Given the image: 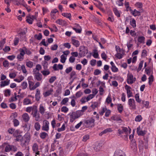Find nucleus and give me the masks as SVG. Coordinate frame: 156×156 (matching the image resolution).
<instances>
[{
  "instance_id": "f257e3e1",
  "label": "nucleus",
  "mask_w": 156,
  "mask_h": 156,
  "mask_svg": "<svg viewBox=\"0 0 156 156\" xmlns=\"http://www.w3.org/2000/svg\"><path fill=\"white\" fill-rule=\"evenodd\" d=\"M82 115L81 111L79 110L70 113L69 114L70 115V122H73L76 119L79 118Z\"/></svg>"
},
{
  "instance_id": "f03ea898",
  "label": "nucleus",
  "mask_w": 156,
  "mask_h": 156,
  "mask_svg": "<svg viewBox=\"0 0 156 156\" xmlns=\"http://www.w3.org/2000/svg\"><path fill=\"white\" fill-rule=\"evenodd\" d=\"M13 3L18 6H20L21 7L25 8L27 10H30L28 8L27 5L26 3L24 0H12Z\"/></svg>"
},
{
  "instance_id": "7ed1b4c3",
  "label": "nucleus",
  "mask_w": 156,
  "mask_h": 156,
  "mask_svg": "<svg viewBox=\"0 0 156 156\" xmlns=\"http://www.w3.org/2000/svg\"><path fill=\"white\" fill-rule=\"evenodd\" d=\"M34 112L31 113V115L33 117L35 118L36 121H39L41 118L40 114L38 111L37 108V106H34L33 108Z\"/></svg>"
},
{
  "instance_id": "20e7f679",
  "label": "nucleus",
  "mask_w": 156,
  "mask_h": 156,
  "mask_svg": "<svg viewBox=\"0 0 156 156\" xmlns=\"http://www.w3.org/2000/svg\"><path fill=\"white\" fill-rule=\"evenodd\" d=\"M80 52L79 54L80 57H82L85 56L88 53V50L87 48L84 46H81L79 48Z\"/></svg>"
},
{
  "instance_id": "39448f33",
  "label": "nucleus",
  "mask_w": 156,
  "mask_h": 156,
  "mask_svg": "<svg viewBox=\"0 0 156 156\" xmlns=\"http://www.w3.org/2000/svg\"><path fill=\"white\" fill-rule=\"evenodd\" d=\"M95 120L92 118H90L85 120L84 123L89 126L93 127L94 126V122Z\"/></svg>"
},
{
  "instance_id": "423d86ee",
  "label": "nucleus",
  "mask_w": 156,
  "mask_h": 156,
  "mask_svg": "<svg viewBox=\"0 0 156 156\" xmlns=\"http://www.w3.org/2000/svg\"><path fill=\"white\" fill-rule=\"evenodd\" d=\"M135 101L133 99L130 98L128 100V105L131 109L135 110L136 108Z\"/></svg>"
},
{
  "instance_id": "0eeeda50",
  "label": "nucleus",
  "mask_w": 156,
  "mask_h": 156,
  "mask_svg": "<svg viewBox=\"0 0 156 156\" xmlns=\"http://www.w3.org/2000/svg\"><path fill=\"white\" fill-rule=\"evenodd\" d=\"M49 122L47 120H44L43 122V125L42 127V130L48 131L49 129Z\"/></svg>"
},
{
  "instance_id": "6e6552de",
  "label": "nucleus",
  "mask_w": 156,
  "mask_h": 156,
  "mask_svg": "<svg viewBox=\"0 0 156 156\" xmlns=\"http://www.w3.org/2000/svg\"><path fill=\"white\" fill-rule=\"evenodd\" d=\"M2 146L5 147V152H9L11 151V145L7 143H5L3 144Z\"/></svg>"
},
{
  "instance_id": "1a4fd4ad",
  "label": "nucleus",
  "mask_w": 156,
  "mask_h": 156,
  "mask_svg": "<svg viewBox=\"0 0 156 156\" xmlns=\"http://www.w3.org/2000/svg\"><path fill=\"white\" fill-rule=\"evenodd\" d=\"M125 89L127 91V97L128 98L132 96V93L130 89H131V87L127 85L125 86Z\"/></svg>"
},
{
  "instance_id": "9d476101",
  "label": "nucleus",
  "mask_w": 156,
  "mask_h": 156,
  "mask_svg": "<svg viewBox=\"0 0 156 156\" xmlns=\"http://www.w3.org/2000/svg\"><path fill=\"white\" fill-rule=\"evenodd\" d=\"M29 141L26 137H23L21 141L20 145L22 147L25 146L27 144H28Z\"/></svg>"
},
{
  "instance_id": "9b49d317",
  "label": "nucleus",
  "mask_w": 156,
  "mask_h": 156,
  "mask_svg": "<svg viewBox=\"0 0 156 156\" xmlns=\"http://www.w3.org/2000/svg\"><path fill=\"white\" fill-rule=\"evenodd\" d=\"M114 156H126L125 154L121 150H117L115 152Z\"/></svg>"
},
{
  "instance_id": "f8f14e48",
  "label": "nucleus",
  "mask_w": 156,
  "mask_h": 156,
  "mask_svg": "<svg viewBox=\"0 0 156 156\" xmlns=\"http://www.w3.org/2000/svg\"><path fill=\"white\" fill-rule=\"evenodd\" d=\"M131 142L130 145V147L133 150H136L137 145L135 140H132L131 141Z\"/></svg>"
},
{
  "instance_id": "ddd939ff",
  "label": "nucleus",
  "mask_w": 156,
  "mask_h": 156,
  "mask_svg": "<svg viewBox=\"0 0 156 156\" xmlns=\"http://www.w3.org/2000/svg\"><path fill=\"white\" fill-rule=\"evenodd\" d=\"M127 82L128 84H130L133 83V76L132 74H130L128 75Z\"/></svg>"
},
{
  "instance_id": "4468645a",
  "label": "nucleus",
  "mask_w": 156,
  "mask_h": 156,
  "mask_svg": "<svg viewBox=\"0 0 156 156\" xmlns=\"http://www.w3.org/2000/svg\"><path fill=\"white\" fill-rule=\"evenodd\" d=\"M121 128L122 129H120L118 130V133L120 135L123 133H125L126 134L128 132V130L127 128L122 127Z\"/></svg>"
},
{
  "instance_id": "2eb2a0df",
  "label": "nucleus",
  "mask_w": 156,
  "mask_h": 156,
  "mask_svg": "<svg viewBox=\"0 0 156 156\" xmlns=\"http://www.w3.org/2000/svg\"><path fill=\"white\" fill-rule=\"evenodd\" d=\"M57 64H55L53 66V69L55 71L58 70L59 69L62 70L63 69V67L62 65L59 64L58 65V69L57 68Z\"/></svg>"
},
{
  "instance_id": "dca6fc26",
  "label": "nucleus",
  "mask_w": 156,
  "mask_h": 156,
  "mask_svg": "<svg viewBox=\"0 0 156 156\" xmlns=\"http://www.w3.org/2000/svg\"><path fill=\"white\" fill-rule=\"evenodd\" d=\"M23 120L26 122H28L30 119V117L28 114L27 113H24L22 115Z\"/></svg>"
},
{
  "instance_id": "f3484780",
  "label": "nucleus",
  "mask_w": 156,
  "mask_h": 156,
  "mask_svg": "<svg viewBox=\"0 0 156 156\" xmlns=\"http://www.w3.org/2000/svg\"><path fill=\"white\" fill-rule=\"evenodd\" d=\"M35 77L37 81H41L42 80V75L38 72L35 73Z\"/></svg>"
},
{
  "instance_id": "a211bd4d",
  "label": "nucleus",
  "mask_w": 156,
  "mask_h": 156,
  "mask_svg": "<svg viewBox=\"0 0 156 156\" xmlns=\"http://www.w3.org/2000/svg\"><path fill=\"white\" fill-rule=\"evenodd\" d=\"M10 80H6L2 81L1 82L0 86L1 87L8 85L9 84Z\"/></svg>"
},
{
  "instance_id": "6ab92c4d",
  "label": "nucleus",
  "mask_w": 156,
  "mask_h": 156,
  "mask_svg": "<svg viewBox=\"0 0 156 156\" xmlns=\"http://www.w3.org/2000/svg\"><path fill=\"white\" fill-rule=\"evenodd\" d=\"M40 91L38 89L36 90V93L35 96L36 100L37 101H39L40 98Z\"/></svg>"
},
{
  "instance_id": "aec40b11",
  "label": "nucleus",
  "mask_w": 156,
  "mask_h": 156,
  "mask_svg": "<svg viewBox=\"0 0 156 156\" xmlns=\"http://www.w3.org/2000/svg\"><path fill=\"white\" fill-rule=\"evenodd\" d=\"M136 132L139 135L144 136V135L146 133L145 131H143L142 130H140V126L138 127L136 129Z\"/></svg>"
},
{
  "instance_id": "412c9836",
  "label": "nucleus",
  "mask_w": 156,
  "mask_h": 156,
  "mask_svg": "<svg viewBox=\"0 0 156 156\" xmlns=\"http://www.w3.org/2000/svg\"><path fill=\"white\" fill-rule=\"evenodd\" d=\"M72 42L73 44L76 47H78L79 46L80 43L78 40L72 38Z\"/></svg>"
},
{
  "instance_id": "4be33fe9",
  "label": "nucleus",
  "mask_w": 156,
  "mask_h": 156,
  "mask_svg": "<svg viewBox=\"0 0 156 156\" xmlns=\"http://www.w3.org/2000/svg\"><path fill=\"white\" fill-rule=\"evenodd\" d=\"M39 110L40 113L42 115H43L44 113L45 109L44 107L42 105H40Z\"/></svg>"
},
{
  "instance_id": "5701e85b",
  "label": "nucleus",
  "mask_w": 156,
  "mask_h": 156,
  "mask_svg": "<svg viewBox=\"0 0 156 156\" xmlns=\"http://www.w3.org/2000/svg\"><path fill=\"white\" fill-rule=\"evenodd\" d=\"M131 13L134 16H139L140 15V12L137 10H131Z\"/></svg>"
},
{
  "instance_id": "b1692460",
  "label": "nucleus",
  "mask_w": 156,
  "mask_h": 156,
  "mask_svg": "<svg viewBox=\"0 0 156 156\" xmlns=\"http://www.w3.org/2000/svg\"><path fill=\"white\" fill-rule=\"evenodd\" d=\"M32 150L34 152H36L38 150V146L36 143H34L32 146Z\"/></svg>"
},
{
  "instance_id": "393cba45",
  "label": "nucleus",
  "mask_w": 156,
  "mask_h": 156,
  "mask_svg": "<svg viewBox=\"0 0 156 156\" xmlns=\"http://www.w3.org/2000/svg\"><path fill=\"white\" fill-rule=\"evenodd\" d=\"M112 119L114 121L117 122L119 123H120L122 122V120L119 118L117 117L112 116Z\"/></svg>"
},
{
  "instance_id": "a878e982",
  "label": "nucleus",
  "mask_w": 156,
  "mask_h": 156,
  "mask_svg": "<svg viewBox=\"0 0 156 156\" xmlns=\"http://www.w3.org/2000/svg\"><path fill=\"white\" fill-rule=\"evenodd\" d=\"M23 103L24 105H27L31 104V101L29 99L26 98L23 100Z\"/></svg>"
},
{
  "instance_id": "bb28decb",
  "label": "nucleus",
  "mask_w": 156,
  "mask_h": 156,
  "mask_svg": "<svg viewBox=\"0 0 156 156\" xmlns=\"http://www.w3.org/2000/svg\"><path fill=\"white\" fill-rule=\"evenodd\" d=\"M5 43V39L4 38L0 42V50H2L3 46L4 44Z\"/></svg>"
},
{
  "instance_id": "cd10ccee",
  "label": "nucleus",
  "mask_w": 156,
  "mask_h": 156,
  "mask_svg": "<svg viewBox=\"0 0 156 156\" xmlns=\"http://www.w3.org/2000/svg\"><path fill=\"white\" fill-rule=\"evenodd\" d=\"M48 136L47 133L45 132H43L40 134V137L42 139H45L46 137Z\"/></svg>"
},
{
  "instance_id": "c85d7f7f",
  "label": "nucleus",
  "mask_w": 156,
  "mask_h": 156,
  "mask_svg": "<svg viewBox=\"0 0 156 156\" xmlns=\"http://www.w3.org/2000/svg\"><path fill=\"white\" fill-rule=\"evenodd\" d=\"M117 109L119 112L121 113L123 109V106L122 104H118L117 106Z\"/></svg>"
},
{
  "instance_id": "c756f323",
  "label": "nucleus",
  "mask_w": 156,
  "mask_h": 156,
  "mask_svg": "<svg viewBox=\"0 0 156 156\" xmlns=\"http://www.w3.org/2000/svg\"><path fill=\"white\" fill-rule=\"evenodd\" d=\"M144 62V61H143V60H142L140 62L138 68L137 69V72H139V71H140L141 69L143 66V65Z\"/></svg>"
},
{
  "instance_id": "7c9ffc66",
  "label": "nucleus",
  "mask_w": 156,
  "mask_h": 156,
  "mask_svg": "<svg viewBox=\"0 0 156 156\" xmlns=\"http://www.w3.org/2000/svg\"><path fill=\"white\" fill-rule=\"evenodd\" d=\"M130 24L133 28L136 27V21L134 19H132V20L130 21Z\"/></svg>"
},
{
  "instance_id": "2f4dec72",
  "label": "nucleus",
  "mask_w": 156,
  "mask_h": 156,
  "mask_svg": "<svg viewBox=\"0 0 156 156\" xmlns=\"http://www.w3.org/2000/svg\"><path fill=\"white\" fill-rule=\"evenodd\" d=\"M138 41L139 42L142 43H144L145 37L143 36H141L138 37Z\"/></svg>"
},
{
  "instance_id": "473e14b6",
  "label": "nucleus",
  "mask_w": 156,
  "mask_h": 156,
  "mask_svg": "<svg viewBox=\"0 0 156 156\" xmlns=\"http://www.w3.org/2000/svg\"><path fill=\"white\" fill-rule=\"evenodd\" d=\"M34 106H36L34 105L33 107H29L27 108L26 109V111L29 113H30L31 111L34 112L33 108Z\"/></svg>"
},
{
  "instance_id": "72a5a7b5",
  "label": "nucleus",
  "mask_w": 156,
  "mask_h": 156,
  "mask_svg": "<svg viewBox=\"0 0 156 156\" xmlns=\"http://www.w3.org/2000/svg\"><path fill=\"white\" fill-rule=\"evenodd\" d=\"M41 126L39 123L38 122H36L34 125V127L36 130H39Z\"/></svg>"
},
{
  "instance_id": "f704fd0d",
  "label": "nucleus",
  "mask_w": 156,
  "mask_h": 156,
  "mask_svg": "<svg viewBox=\"0 0 156 156\" xmlns=\"http://www.w3.org/2000/svg\"><path fill=\"white\" fill-rule=\"evenodd\" d=\"M149 85L151 86L152 84V82H153L154 80V77L153 75L151 74L149 77Z\"/></svg>"
},
{
  "instance_id": "c9c22d12",
  "label": "nucleus",
  "mask_w": 156,
  "mask_h": 156,
  "mask_svg": "<svg viewBox=\"0 0 156 156\" xmlns=\"http://www.w3.org/2000/svg\"><path fill=\"white\" fill-rule=\"evenodd\" d=\"M26 65L28 67L31 68L33 66V63L32 62L29 61L28 62H26Z\"/></svg>"
},
{
  "instance_id": "e433bc0d",
  "label": "nucleus",
  "mask_w": 156,
  "mask_h": 156,
  "mask_svg": "<svg viewBox=\"0 0 156 156\" xmlns=\"http://www.w3.org/2000/svg\"><path fill=\"white\" fill-rule=\"evenodd\" d=\"M135 99L136 101L138 103H141V101L140 99L139 98V96L138 93L137 94H135Z\"/></svg>"
},
{
  "instance_id": "4c0bfd02",
  "label": "nucleus",
  "mask_w": 156,
  "mask_h": 156,
  "mask_svg": "<svg viewBox=\"0 0 156 156\" xmlns=\"http://www.w3.org/2000/svg\"><path fill=\"white\" fill-rule=\"evenodd\" d=\"M42 35L41 33H39L38 35H37V34H36L34 35V37L37 39L38 40H41L42 38Z\"/></svg>"
},
{
  "instance_id": "58836bf2",
  "label": "nucleus",
  "mask_w": 156,
  "mask_h": 156,
  "mask_svg": "<svg viewBox=\"0 0 156 156\" xmlns=\"http://www.w3.org/2000/svg\"><path fill=\"white\" fill-rule=\"evenodd\" d=\"M94 54L93 55V56L95 58H98L99 55L98 52H97V50L96 49H94L93 50Z\"/></svg>"
},
{
  "instance_id": "ea45409f",
  "label": "nucleus",
  "mask_w": 156,
  "mask_h": 156,
  "mask_svg": "<svg viewBox=\"0 0 156 156\" xmlns=\"http://www.w3.org/2000/svg\"><path fill=\"white\" fill-rule=\"evenodd\" d=\"M142 119L141 116L140 115H137L135 118V120L136 122H140Z\"/></svg>"
},
{
  "instance_id": "a19ab883",
  "label": "nucleus",
  "mask_w": 156,
  "mask_h": 156,
  "mask_svg": "<svg viewBox=\"0 0 156 156\" xmlns=\"http://www.w3.org/2000/svg\"><path fill=\"white\" fill-rule=\"evenodd\" d=\"M62 15L66 17L67 18H68L70 19L71 17V15L70 13H62Z\"/></svg>"
},
{
  "instance_id": "79ce46f5",
  "label": "nucleus",
  "mask_w": 156,
  "mask_h": 156,
  "mask_svg": "<svg viewBox=\"0 0 156 156\" xmlns=\"http://www.w3.org/2000/svg\"><path fill=\"white\" fill-rule=\"evenodd\" d=\"M11 1L12 2V0H5V2L7 4V9H5V10H10L9 8V3Z\"/></svg>"
},
{
  "instance_id": "37998d69",
  "label": "nucleus",
  "mask_w": 156,
  "mask_h": 156,
  "mask_svg": "<svg viewBox=\"0 0 156 156\" xmlns=\"http://www.w3.org/2000/svg\"><path fill=\"white\" fill-rule=\"evenodd\" d=\"M52 91V90H50L45 92V93L44 94V97H46L49 96L51 94V92Z\"/></svg>"
},
{
  "instance_id": "c03bdc74",
  "label": "nucleus",
  "mask_w": 156,
  "mask_h": 156,
  "mask_svg": "<svg viewBox=\"0 0 156 156\" xmlns=\"http://www.w3.org/2000/svg\"><path fill=\"white\" fill-rule=\"evenodd\" d=\"M69 101V99L68 98H64L61 102V103L62 105H65Z\"/></svg>"
},
{
  "instance_id": "a18cd8bd",
  "label": "nucleus",
  "mask_w": 156,
  "mask_h": 156,
  "mask_svg": "<svg viewBox=\"0 0 156 156\" xmlns=\"http://www.w3.org/2000/svg\"><path fill=\"white\" fill-rule=\"evenodd\" d=\"M21 86L22 87V88L23 89H26L27 86V83L25 81L23 82L21 84Z\"/></svg>"
},
{
  "instance_id": "49530a36",
  "label": "nucleus",
  "mask_w": 156,
  "mask_h": 156,
  "mask_svg": "<svg viewBox=\"0 0 156 156\" xmlns=\"http://www.w3.org/2000/svg\"><path fill=\"white\" fill-rule=\"evenodd\" d=\"M41 73L44 76L48 75L50 73V72L48 70L42 71H41Z\"/></svg>"
},
{
  "instance_id": "de8ad7c7",
  "label": "nucleus",
  "mask_w": 156,
  "mask_h": 156,
  "mask_svg": "<svg viewBox=\"0 0 156 156\" xmlns=\"http://www.w3.org/2000/svg\"><path fill=\"white\" fill-rule=\"evenodd\" d=\"M136 6L139 9H141L143 6V4L141 2H137L135 4Z\"/></svg>"
},
{
  "instance_id": "09e8293b",
  "label": "nucleus",
  "mask_w": 156,
  "mask_h": 156,
  "mask_svg": "<svg viewBox=\"0 0 156 156\" xmlns=\"http://www.w3.org/2000/svg\"><path fill=\"white\" fill-rule=\"evenodd\" d=\"M23 138V137L21 135H18V136H16L15 140L17 141L20 142Z\"/></svg>"
},
{
  "instance_id": "8fccbe9b",
  "label": "nucleus",
  "mask_w": 156,
  "mask_h": 156,
  "mask_svg": "<svg viewBox=\"0 0 156 156\" xmlns=\"http://www.w3.org/2000/svg\"><path fill=\"white\" fill-rule=\"evenodd\" d=\"M28 83L29 85V87L30 90H32L33 89H32V87L34 85V83L31 81H28Z\"/></svg>"
},
{
  "instance_id": "3c124183",
  "label": "nucleus",
  "mask_w": 156,
  "mask_h": 156,
  "mask_svg": "<svg viewBox=\"0 0 156 156\" xmlns=\"http://www.w3.org/2000/svg\"><path fill=\"white\" fill-rule=\"evenodd\" d=\"M69 109L66 106H63L61 109L62 112L65 113L67 112L68 111Z\"/></svg>"
},
{
  "instance_id": "603ef678",
  "label": "nucleus",
  "mask_w": 156,
  "mask_h": 156,
  "mask_svg": "<svg viewBox=\"0 0 156 156\" xmlns=\"http://www.w3.org/2000/svg\"><path fill=\"white\" fill-rule=\"evenodd\" d=\"M66 59V57L63 55H62L61 56L60 61L61 62L64 63L65 62Z\"/></svg>"
},
{
  "instance_id": "864d4df0",
  "label": "nucleus",
  "mask_w": 156,
  "mask_h": 156,
  "mask_svg": "<svg viewBox=\"0 0 156 156\" xmlns=\"http://www.w3.org/2000/svg\"><path fill=\"white\" fill-rule=\"evenodd\" d=\"M151 71V69L150 67L146 68L145 69V71L146 72L147 74L148 75H150Z\"/></svg>"
},
{
  "instance_id": "5fc2aeb1",
  "label": "nucleus",
  "mask_w": 156,
  "mask_h": 156,
  "mask_svg": "<svg viewBox=\"0 0 156 156\" xmlns=\"http://www.w3.org/2000/svg\"><path fill=\"white\" fill-rule=\"evenodd\" d=\"M56 79V76H51L49 80V82L50 83H53L55 80Z\"/></svg>"
},
{
  "instance_id": "6e6d98bb",
  "label": "nucleus",
  "mask_w": 156,
  "mask_h": 156,
  "mask_svg": "<svg viewBox=\"0 0 156 156\" xmlns=\"http://www.w3.org/2000/svg\"><path fill=\"white\" fill-rule=\"evenodd\" d=\"M112 131V129L111 128H107L105 129L104 130L102 131L101 132V133L103 134H105L106 133L108 132H110Z\"/></svg>"
},
{
  "instance_id": "4d7b16f0",
  "label": "nucleus",
  "mask_w": 156,
  "mask_h": 156,
  "mask_svg": "<svg viewBox=\"0 0 156 156\" xmlns=\"http://www.w3.org/2000/svg\"><path fill=\"white\" fill-rule=\"evenodd\" d=\"M111 69L112 71L114 72H116L118 71V68H117L115 65L112 66V67Z\"/></svg>"
},
{
  "instance_id": "13d9d810",
  "label": "nucleus",
  "mask_w": 156,
  "mask_h": 156,
  "mask_svg": "<svg viewBox=\"0 0 156 156\" xmlns=\"http://www.w3.org/2000/svg\"><path fill=\"white\" fill-rule=\"evenodd\" d=\"M89 138V136L88 135H84L82 139V140L83 142H86L87 140Z\"/></svg>"
},
{
  "instance_id": "bf43d9fd",
  "label": "nucleus",
  "mask_w": 156,
  "mask_h": 156,
  "mask_svg": "<svg viewBox=\"0 0 156 156\" xmlns=\"http://www.w3.org/2000/svg\"><path fill=\"white\" fill-rule=\"evenodd\" d=\"M94 97V94H90L86 98L87 101H88L90 100V99H92Z\"/></svg>"
},
{
  "instance_id": "052dcab7",
  "label": "nucleus",
  "mask_w": 156,
  "mask_h": 156,
  "mask_svg": "<svg viewBox=\"0 0 156 156\" xmlns=\"http://www.w3.org/2000/svg\"><path fill=\"white\" fill-rule=\"evenodd\" d=\"M97 4L98 5V7L99 9L100 10H103V9L101 8L103 4L100 1H98Z\"/></svg>"
},
{
  "instance_id": "680f3d73",
  "label": "nucleus",
  "mask_w": 156,
  "mask_h": 156,
  "mask_svg": "<svg viewBox=\"0 0 156 156\" xmlns=\"http://www.w3.org/2000/svg\"><path fill=\"white\" fill-rule=\"evenodd\" d=\"M40 85V83L39 82H37L32 87V89L33 90H35L36 88L38 87Z\"/></svg>"
},
{
  "instance_id": "e2e57ef3",
  "label": "nucleus",
  "mask_w": 156,
  "mask_h": 156,
  "mask_svg": "<svg viewBox=\"0 0 156 156\" xmlns=\"http://www.w3.org/2000/svg\"><path fill=\"white\" fill-rule=\"evenodd\" d=\"M114 12L116 16L117 17H120V13L121 12L119 10H114Z\"/></svg>"
},
{
  "instance_id": "0e129e2a",
  "label": "nucleus",
  "mask_w": 156,
  "mask_h": 156,
  "mask_svg": "<svg viewBox=\"0 0 156 156\" xmlns=\"http://www.w3.org/2000/svg\"><path fill=\"white\" fill-rule=\"evenodd\" d=\"M3 65L5 67H8L9 66L8 61L6 60H5L3 62Z\"/></svg>"
},
{
  "instance_id": "69168bd1",
  "label": "nucleus",
  "mask_w": 156,
  "mask_h": 156,
  "mask_svg": "<svg viewBox=\"0 0 156 156\" xmlns=\"http://www.w3.org/2000/svg\"><path fill=\"white\" fill-rule=\"evenodd\" d=\"M10 90L9 89H6L5 90V95L7 96H9L10 94Z\"/></svg>"
},
{
  "instance_id": "338daca9",
  "label": "nucleus",
  "mask_w": 156,
  "mask_h": 156,
  "mask_svg": "<svg viewBox=\"0 0 156 156\" xmlns=\"http://www.w3.org/2000/svg\"><path fill=\"white\" fill-rule=\"evenodd\" d=\"M14 122V126H18L19 124V122L18 120L16 119H14L13 120Z\"/></svg>"
},
{
  "instance_id": "774afa93",
  "label": "nucleus",
  "mask_w": 156,
  "mask_h": 156,
  "mask_svg": "<svg viewBox=\"0 0 156 156\" xmlns=\"http://www.w3.org/2000/svg\"><path fill=\"white\" fill-rule=\"evenodd\" d=\"M72 70V67H69L66 69L65 70L66 73L68 74Z\"/></svg>"
}]
</instances>
